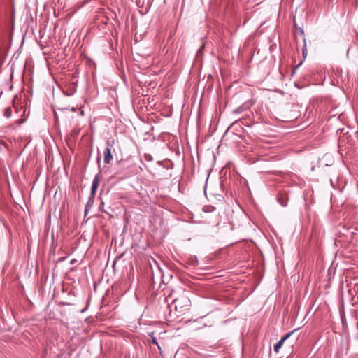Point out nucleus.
<instances>
[{
  "mask_svg": "<svg viewBox=\"0 0 358 358\" xmlns=\"http://www.w3.org/2000/svg\"><path fill=\"white\" fill-rule=\"evenodd\" d=\"M297 329H294L293 331L289 332L288 334H285L273 347V350L275 352H278L279 350L282 346L284 342L288 339L291 335H292Z\"/></svg>",
  "mask_w": 358,
  "mask_h": 358,
  "instance_id": "obj_1",
  "label": "nucleus"
},
{
  "mask_svg": "<svg viewBox=\"0 0 358 358\" xmlns=\"http://www.w3.org/2000/svg\"><path fill=\"white\" fill-rule=\"evenodd\" d=\"M104 155V162L106 164H109L113 159V156L111 155L110 149L109 148H106L103 151Z\"/></svg>",
  "mask_w": 358,
  "mask_h": 358,
  "instance_id": "obj_2",
  "label": "nucleus"
},
{
  "mask_svg": "<svg viewBox=\"0 0 358 358\" xmlns=\"http://www.w3.org/2000/svg\"><path fill=\"white\" fill-rule=\"evenodd\" d=\"M278 201L282 206H286L287 205V201H284L282 197H278Z\"/></svg>",
  "mask_w": 358,
  "mask_h": 358,
  "instance_id": "obj_3",
  "label": "nucleus"
},
{
  "mask_svg": "<svg viewBox=\"0 0 358 358\" xmlns=\"http://www.w3.org/2000/svg\"><path fill=\"white\" fill-rule=\"evenodd\" d=\"M99 178H98V176H96L94 177V178L93 179L92 185H95V186H97V187H98V186H99Z\"/></svg>",
  "mask_w": 358,
  "mask_h": 358,
  "instance_id": "obj_4",
  "label": "nucleus"
},
{
  "mask_svg": "<svg viewBox=\"0 0 358 358\" xmlns=\"http://www.w3.org/2000/svg\"><path fill=\"white\" fill-rule=\"evenodd\" d=\"M97 188H98V187L95 186V185H92V187H91L92 194H95L96 191L97 190Z\"/></svg>",
  "mask_w": 358,
  "mask_h": 358,
  "instance_id": "obj_5",
  "label": "nucleus"
},
{
  "mask_svg": "<svg viewBox=\"0 0 358 358\" xmlns=\"http://www.w3.org/2000/svg\"><path fill=\"white\" fill-rule=\"evenodd\" d=\"M152 343L155 344L159 350L161 349V348H160L159 345L158 344L155 338H152Z\"/></svg>",
  "mask_w": 358,
  "mask_h": 358,
  "instance_id": "obj_6",
  "label": "nucleus"
},
{
  "mask_svg": "<svg viewBox=\"0 0 358 358\" xmlns=\"http://www.w3.org/2000/svg\"><path fill=\"white\" fill-rule=\"evenodd\" d=\"M307 51V49H306V42L304 41V45L303 46V50H302V52H306Z\"/></svg>",
  "mask_w": 358,
  "mask_h": 358,
  "instance_id": "obj_7",
  "label": "nucleus"
},
{
  "mask_svg": "<svg viewBox=\"0 0 358 358\" xmlns=\"http://www.w3.org/2000/svg\"><path fill=\"white\" fill-rule=\"evenodd\" d=\"M17 121L19 122L18 124H22L24 122V120L20 119Z\"/></svg>",
  "mask_w": 358,
  "mask_h": 358,
  "instance_id": "obj_8",
  "label": "nucleus"
},
{
  "mask_svg": "<svg viewBox=\"0 0 358 358\" xmlns=\"http://www.w3.org/2000/svg\"><path fill=\"white\" fill-rule=\"evenodd\" d=\"M306 55H307V51L306 52H303V56L304 58L306 57Z\"/></svg>",
  "mask_w": 358,
  "mask_h": 358,
  "instance_id": "obj_9",
  "label": "nucleus"
},
{
  "mask_svg": "<svg viewBox=\"0 0 358 358\" xmlns=\"http://www.w3.org/2000/svg\"><path fill=\"white\" fill-rule=\"evenodd\" d=\"M5 112H6V113L10 112V108H7L6 109Z\"/></svg>",
  "mask_w": 358,
  "mask_h": 358,
  "instance_id": "obj_10",
  "label": "nucleus"
},
{
  "mask_svg": "<svg viewBox=\"0 0 358 358\" xmlns=\"http://www.w3.org/2000/svg\"><path fill=\"white\" fill-rule=\"evenodd\" d=\"M301 64H302V62H300L299 64L295 68H298Z\"/></svg>",
  "mask_w": 358,
  "mask_h": 358,
  "instance_id": "obj_11",
  "label": "nucleus"
},
{
  "mask_svg": "<svg viewBox=\"0 0 358 358\" xmlns=\"http://www.w3.org/2000/svg\"><path fill=\"white\" fill-rule=\"evenodd\" d=\"M6 114H7V115H6V117H10V113H6Z\"/></svg>",
  "mask_w": 358,
  "mask_h": 358,
  "instance_id": "obj_12",
  "label": "nucleus"
}]
</instances>
